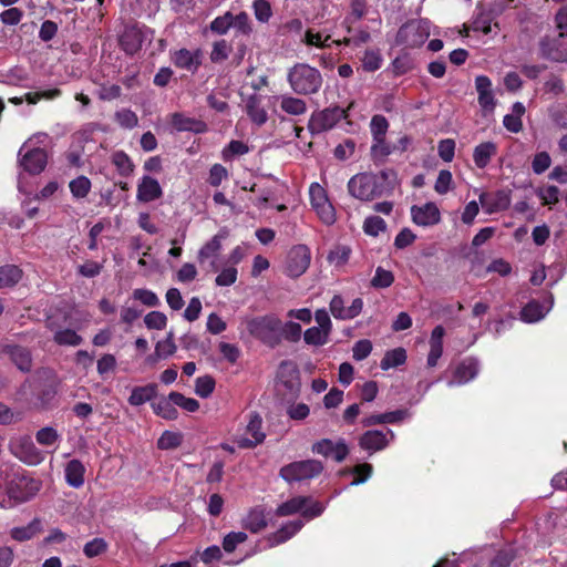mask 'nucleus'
I'll list each match as a JSON object with an SVG mask.
<instances>
[{"instance_id": "c9c22d12", "label": "nucleus", "mask_w": 567, "mask_h": 567, "mask_svg": "<svg viewBox=\"0 0 567 567\" xmlns=\"http://www.w3.org/2000/svg\"><path fill=\"white\" fill-rule=\"evenodd\" d=\"M406 351L404 348H395L386 351L381 360L380 367L383 371L400 367L406 361Z\"/></svg>"}, {"instance_id": "09e8293b", "label": "nucleus", "mask_w": 567, "mask_h": 567, "mask_svg": "<svg viewBox=\"0 0 567 567\" xmlns=\"http://www.w3.org/2000/svg\"><path fill=\"white\" fill-rule=\"evenodd\" d=\"M60 439L61 435L52 426L42 427L35 433L37 442L47 447L55 445Z\"/></svg>"}, {"instance_id": "412c9836", "label": "nucleus", "mask_w": 567, "mask_h": 567, "mask_svg": "<svg viewBox=\"0 0 567 567\" xmlns=\"http://www.w3.org/2000/svg\"><path fill=\"white\" fill-rule=\"evenodd\" d=\"M0 352L7 354L20 371L29 372L31 370L32 358L27 348L17 344H2Z\"/></svg>"}, {"instance_id": "4be33fe9", "label": "nucleus", "mask_w": 567, "mask_h": 567, "mask_svg": "<svg viewBox=\"0 0 567 567\" xmlns=\"http://www.w3.org/2000/svg\"><path fill=\"white\" fill-rule=\"evenodd\" d=\"M202 56L200 50L179 49L174 52L172 59L177 68L195 73L202 64Z\"/></svg>"}, {"instance_id": "9b49d317", "label": "nucleus", "mask_w": 567, "mask_h": 567, "mask_svg": "<svg viewBox=\"0 0 567 567\" xmlns=\"http://www.w3.org/2000/svg\"><path fill=\"white\" fill-rule=\"evenodd\" d=\"M311 261V252L308 246H293L287 256L286 272L289 277H300L309 268Z\"/></svg>"}, {"instance_id": "f257e3e1", "label": "nucleus", "mask_w": 567, "mask_h": 567, "mask_svg": "<svg viewBox=\"0 0 567 567\" xmlns=\"http://www.w3.org/2000/svg\"><path fill=\"white\" fill-rule=\"evenodd\" d=\"M41 482L13 465H0V506L11 507L34 497L41 489Z\"/></svg>"}, {"instance_id": "9d476101", "label": "nucleus", "mask_w": 567, "mask_h": 567, "mask_svg": "<svg viewBox=\"0 0 567 567\" xmlns=\"http://www.w3.org/2000/svg\"><path fill=\"white\" fill-rule=\"evenodd\" d=\"M346 117V111L341 107H328L315 112L308 123V128L312 134H319L331 130L339 121Z\"/></svg>"}, {"instance_id": "603ef678", "label": "nucleus", "mask_w": 567, "mask_h": 567, "mask_svg": "<svg viewBox=\"0 0 567 567\" xmlns=\"http://www.w3.org/2000/svg\"><path fill=\"white\" fill-rule=\"evenodd\" d=\"M172 123L175 128L178 131H194V132H200L203 131L198 126H203L202 123L198 121L192 120L189 117H185L181 113H175L172 116Z\"/></svg>"}, {"instance_id": "338daca9", "label": "nucleus", "mask_w": 567, "mask_h": 567, "mask_svg": "<svg viewBox=\"0 0 567 567\" xmlns=\"http://www.w3.org/2000/svg\"><path fill=\"white\" fill-rule=\"evenodd\" d=\"M254 13L259 22H268L272 16L271 7L266 0H255L252 4Z\"/></svg>"}, {"instance_id": "473e14b6", "label": "nucleus", "mask_w": 567, "mask_h": 567, "mask_svg": "<svg viewBox=\"0 0 567 567\" xmlns=\"http://www.w3.org/2000/svg\"><path fill=\"white\" fill-rule=\"evenodd\" d=\"M246 111L250 120L258 125L266 123L268 118L267 112L261 106V97L256 94L247 99Z\"/></svg>"}, {"instance_id": "72a5a7b5", "label": "nucleus", "mask_w": 567, "mask_h": 567, "mask_svg": "<svg viewBox=\"0 0 567 567\" xmlns=\"http://www.w3.org/2000/svg\"><path fill=\"white\" fill-rule=\"evenodd\" d=\"M227 237V231L220 230L209 241H207L199 250H198V260L203 262L204 260L217 256V254L221 249V241Z\"/></svg>"}, {"instance_id": "49530a36", "label": "nucleus", "mask_w": 567, "mask_h": 567, "mask_svg": "<svg viewBox=\"0 0 567 567\" xmlns=\"http://www.w3.org/2000/svg\"><path fill=\"white\" fill-rule=\"evenodd\" d=\"M72 196L82 199L87 196L91 190V181L86 176H79L69 184Z\"/></svg>"}, {"instance_id": "c03bdc74", "label": "nucleus", "mask_w": 567, "mask_h": 567, "mask_svg": "<svg viewBox=\"0 0 567 567\" xmlns=\"http://www.w3.org/2000/svg\"><path fill=\"white\" fill-rule=\"evenodd\" d=\"M183 442V434L176 431H164L157 440L159 450H172L178 447Z\"/></svg>"}, {"instance_id": "8fccbe9b", "label": "nucleus", "mask_w": 567, "mask_h": 567, "mask_svg": "<svg viewBox=\"0 0 567 567\" xmlns=\"http://www.w3.org/2000/svg\"><path fill=\"white\" fill-rule=\"evenodd\" d=\"M215 384V380L210 375L198 377L195 380L194 391L198 396L207 399L214 392Z\"/></svg>"}, {"instance_id": "58836bf2", "label": "nucleus", "mask_w": 567, "mask_h": 567, "mask_svg": "<svg viewBox=\"0 0 567 567\" xmlns=\"http://www.w3.org/2000/svg\"><path fill=\"white\" fill-rule=\"evenodd\" d=\"M383 63V58L380 50L369 49L363 52L361 58V65L367 72L378 71Z\"/></svg>"}, {"instance_id": "37998d69", "label": "nucleus", "mask_w": 567, "mask_h": 567, "mask_svg": "<svg viewBox=\"0 0 567 567\" xmlns=\"http://www.w3.org/2000/svg\"><path fill=\"white\" fill-rule=\"evenodd\" d=\"M350 255V247L338 245L329 251L327 259L334 267H343L349 261Z\"/></svg>"}, {"instance_id": "e2e57ef3", "label": "nucleus", "mask_w": 567, "mask_h": 567, "mask_svg": "<svg viewBox=\"0 0 567 567\" xmlns=\"http://www.w3.org/2000/svg\"><path fill=\"white\" fill-rule=\"evenodd\" d=\"M107 549V543L104 538L96 537L84 545L83 553L86 557L93 558Z\"/></svg>"}, {"instance_id": "1a4fd4ad", "label": "nucleus", "mask_w": 567, "mask_h": 567, "mask_svg": "<svg viewBox=\"0 0 567 567\" xmlns=\"http://www.w3.org/2000/svg\"><path fill=\"white\" fill-rule=\"evenodd\" d=\"M265 439L266 434L262 431L261 416L258 413H251L245 433L235 435L234 443H236L239 449H252L261 444Z\"/></svg>"}, {"instance_id": "f8f14e48", "label": "nucleus", "mask_w": 567, "mask_h": 567, "mask_svg": "<svg viewBox=\"0 0 567 567\" xmlns=\"http://www.w3.org/2000/svg\"><path fill=\"white\" fill-rule=\"evenodd\" d=\"M540 54L556 62L567 61V38L561 34L545 35L539 42Z\"/></svg>"}, {"instance_id": "5701e85b", "label": "nucleus", "mask_w": 567, "mask_h": 567, "mask_svg": "<svg viewBox=\"0 0 567 567\" xmlns=\"http://www.w3.org/2000/svg\"><path fill=\"white\" fill-rule=\"evenodd\" d=\"M478 371V361L473 358H468L456 368L454 377L452 380L447 382V385L455 386L465 384L468 381L473 380L477 375Z\"/></svg>"}, {"instance_id": "13d9d810", "label": "nucleus", "mask_w": 567, "mask_h": 567, "mask_svg": "<svg viewBox=\"0 0 567 567\" xmlns=\"http://www.w3.org/2000/svg\"><path fill=\"white\" fill-rule=\"evenodd\" d=\"M176 346L173 340V333L169 332L167 337L156 343L155 354L158 359H166L174 354Z\"/></svg>"}, {"instance_id": "e433bc0d", "label": "nucleus", "mask_w": 567, "mask_h": 567, "mask_svg": "<svg viewBox=\"0 0 567 567\" xmlns=\"http://www.w3.org/2000/svg\"><path fill=\"white\" fill-rule=\"evenodd\" d=\"M243 526L251 533H258L267 526L265 512L262 508H252L243 522Z\"/></svg>"}, {"instance_id": "a211bd4d", "label": "nucleus", "mask_w": 567, "mask_h": 567, "mask_svg": "<svg viewBox=\"0 0 567 567\" xmlns=\"http://www.w3.org/2000/svg\"><path fill=\"white\" fill-rule=\"evenodd\" d=\"M393 439L394 433L391 430H386L385 432L371 430L361 435L359 444L363 450L374 453L386 447Z\"/></svg>"}, {"instance_id": "bb28decb", "label": "nucleus", "mask_w": 567, "mask_h": 567, "mask_svg": "<svg viewBox=\"0 0 567 567\" xmlns=\"http://www.w3.org/2000/svg\"><path fill=\"white\" fill-rule=\"evenodd\" d=\"M85 466L79 460H71L64 468V477L68 485L80 488L84 484Z\"/></svg>"}, {"instance_id": "c85d7f7f", "label": "nucleus", "mask_w": 567, "mask_h": 567, "mask_svg": "<svg viewBox=\"0 0 567 567\" xmlns=\"http://www.w3.org/2000/svg\"><path fill=\"white\" fill-rule=\"evenodd\" d=\"M120 44L127 54H135L142 47V32L135 27L127 28L120 38Z\"/></svg>"}, {"instance_id": "4d7b16f0", "label": "nucleus", "mask_w": 567, "mask_h": 567, "mask_svg": "<svg viewBox=\"0 0 567 567\" xmlns=\"http://www.w3.org/2000/svg\"><path fill=\"white\" fill-rule=\"evenodd\" d=\"M162 194H163V190H162L159 183L154 178L144 176V183H143L144 202L157 199L162 196Z\"/></svg>"}, {"instance_id": "aec40b11", "label": "nucleus", "mask_w": 567, "mask_h": 567, "mask_svg": "<svg viewBox=\"0 0 567 567\" xmlns=\"http://www.w3.org/2000/svg\"><path fill=\"white\" fill-rule=\"evenodd\" d=\"M14 454L28 465L40 464L44 456L29 436L22 437L14 446Z\"/></svg>"}, {"instance_id": "6e6552de", "label": "nucleus", "mask_w": 567, "mask_h": 567, "mask_svg": "<svg viewBox=\"0 0 567 567\" xmlns=\"http://www.w3.org/2000/svg\"><path fill=\"white\" fill-rule=\"evenodd\" d=\"M323 471V465L318 460L292 462L280 470V476L289 482L311 480Z\"/></svg>"}, {"instance_id": "20e7f679", "label": "nucleus", "mask_w": 567, "mask_h": 567, "mask_svg": "<svg viewBox=\"0 0 567 567\" xmlns=\"http://www.w3.org/2000/svg\"><path fill=\"white\" fill-rule=\"evenodd\" d=\"M249 333L265 343L274 344L279 340L281 321L272 315L247 318L245 320Z\"/></svg>"}, {"instance_id": "4c0bfd02", "label": "nucleus", "mask_w": 567, "mask_h": 567, "mask_svg": "<svg viewBox=\"0 0 567 567\" xmlns=\"http://www.w3.org/2000/svg\"><path fill=\"white\" fill-rule=\"evenodd\" d=\"M22 278V271L14 265L0 267V289L12 287Z\"/></svg>"}, {"instance_id": "f704fd0d", "label": "nucleus", "mask_w": 567, "mask_h": 567, "mask_svg": "<svg viewBox=\"0 0 567 567\" xmlns=\"http://www.w3.org/2000/svg\"><path fill=\"white\" fill-rule=\"evenodd\" d=\"M42 529V524L39 518L32 519L27 526L13 527L10 530V536L18 542H24L33 538Z\"/></svg>"}, {"instance_id": "b1692460", "label": "nucleus", "mask_w": 567, "mask_h": 567, "mask_svg": "<svg viewBox=\"0 0 567 567\" xmlns=\"http://www.w3.org/2000/svg\"><path fill=\"white\" fill-rule=\"evenodd\" d=\"M553 307V299L550 298L545 303H539L536 300L529 301L520 311V319L526 323H535L546 317Z\"/></svg>"}, {"instance_id": "a19ab883", "label": "nucleus", "mask_w": 567, "mask_h": 567, "mask_svg": "<svg viewBox=\"0 0 567 567\" xmlns=\"http://www.w3.org/2000/svg\"><path fill=\"white\" fill-rule=\"evenodd\" d=\"M280 107L290 115H301L307 111V105L303 100L290 95L281 96Z\"/></svg>"}, {"instance_id": "7c9ffc66", "label": "nucleus", "mask_w": 567, "mask_h": 567, "mask_svg": "<svg viewBox=\"0 0 567 567\" xmlns=\"http://www.w3.org/2000/svg\"><path fill=\"white\" fill-rule=\"evenodd\" d=\"M409 412L406 410H396L393 412H386L382 414H374L363 419L362 423L364 426H371L375 424H384V423H396L406 417H409Z\"/></svg>"}, {"instance_id": "5fc2aeb1", "label": "nucleus", "mask_w": 567, "mask_h": 567, "mask_svg": "<svg viewBox=\"0 0 567 567\" xmlns=\"http://www.w3.org/2000/svg\"><path fill=\"white\" fill-rule=\"evenodd\" d=\"M386 224L379 216H369L363 221V230L367 235L370 236H379L381 233L385 231Z\"/></svg>"}, {"instance_id": "ddd939ff", "label": "nucleus", "mask_w": 567, "mask_h": 567, "mask_svg": "<svg viewBox=\"0 0 567 567\" xmlns=\"http://www.w3.org/2000/svg\"><path fill=\"white\" fill-rule=\"evenodd\" d=\"M478 202L484 212L488 215L506 210L512 203V192L509 189H499L495 193H481Z\"/></svg>"}, {"instance_id": "39448f33", "label": "nucleus", "mask_w": 567, "mask_h": 567, "mask_svg": "<svg viewBox=\"0 0 567 567\" xmlns=\"http://www.w3.org/2000/svg\"><path fill=\"white\" fill-rule=\"evenodd\" d=\"M430 34L431 28L429 21L411 20L399 29L395 43L410 49L417 48L427 40Z\"/></svg>"}, {"instance_id": "bf43d9fd", "label": "nucleus", "mask_w": 567, "mask_h": 567, "mask_svg": "<svg viewBox=\"0 0 567 567\" xmlns=\"http://www.w3.org/2000/svg\"><path fill=\"white\" fill-rule=\"evenodd\" d=\"M394 150L395 147H391L386 143L385 137L374 138L371 145V155L374 159L382 161L386 156H389Z\"/></svg>"}, {"instance_id": "774afa93", "label": "nucleus", "mask_w": 567, "mask_h": 567, "mask_svg": "<svg viewBox=\"0 0 567 567\" xmlns=\"http://www.w3.org/2000/svg\"><path fill=\"white\" fill-rule=\"evenodd\" d=\"M112 162L122 175H127L133 171V164L124 152H115L112 155Z\"/></svg>"}, {"instance_id": "4468645a", "label": "nucleus", "mask_w": 567, "mask_h": 567, "mask_svg": "<svg viewBox=\"0 0 567 567\" xmlns=\"http://www.w3.org/2000/svg\"><path fill=\"white\" fill-rule=\"evenodd\" d=\"M311 451L324 457H332L339 463L342 462L349 453L348 445L343 439H339L336 442L330 439H322L312 444Z\"/></svg>"}, {"instance_id": "de8ad7c7", "label": "nucleus", "mask_w": 567, "mask_h": 567, "mask_svg": "<svg viewBox=\"0 0 567 567\" xmlns=\"http://www.w3.org/2000/svg\"><path fill=\"white\" fill-rule=\"evenodd\" d=\"M249 152V147L241 141H230L227 146L221 151V157L224 161H233L236 156L245 155Z\"/></svg>"}, {"instance_id": "052dcab7", "label": "nucleus", "mask_w": 567, "mask_h": 567, "mask_svg": "<svg viewBox=\"0 0 567 567\" xmlns=\"http://www.w3.org/2000/svg\"><path fill=\"white\" fill-rule=\"evenodd\" d=\"M238 270L234 266L225 267L215 278V284L218 287H229L237 281Z\"/></svg>"}, {"instance_id": "2f4dec72", "label": "nucleus", "mask_w": 567, "mask_h": 567, "mask_svg": "<svg viewBox=\"0 0 567 567\" xmlns=\"http://www.w3.org/2000/svg\"><path fill=\"white\" fill-rule=\"evenodd\" d=\"M301 527H302V522L299 519L289 522L288 524L284 525L279 530H277L276 533L271 534L268 537V542H269L270 546H276V545L287 542L295 534H297L301 529Z\"/></svg>"}, {"instance_id": "f3484780", "label": "nucleus", "mask_w": 567, "mask_h": 567, "mask_svg": "<svg viewBox=\"0 0 567 567\" xmlns=\"http://www.w3.org/2000/svg\"><path fill=\"white\" fill-rule=\"evenodd\" d=\"M18 155L20 165L29 174H40L47 166V153L42 148L37 147L23 153L21 147Z\"/></svg>"}, {"instance_id": "3c124183", "label": "nucleus", "mask_w": 567, "mask_h": 567, "mask_svg": "<svg viewBox=\"0 0 567 567\" xmlns=\"http://www.w3.org/2000/svg\"><path fill=\"white\" fill-rule=\"evenodd\" d=\"M53 340L60 346H79L83 339L74 330L63 329L55 331Z\"/></svg>"}, {"instance_id": "69168bd1", "label": "nucleus", "mask_w": 567, "mask_h": 567, "mask_svg": "<svg viewBox=\"0 0 567 567\" xmlns=\"http://www.w3.org/2000/svg\"><path fill=\"white\" fill-rule=\"evenodd\" d=\"M453 177L452 173L447 169L440 171L434 184V189L440 195H445L452 188Z\"/></svg>"}, {"instance_id": "2eb2a0df", "label": "nucleus", "mask_w": 567, "mask_h": 567, "mask_svg": "<svg viewBox=\"0 0 567 567\" xmlns=\"http://www.w3.org/2000/svg\"><path fill=\"white\" fill-rule=\"evenodd\" d=\"M411 218L417 226L431 227L441 221V212L435 203L427 202L422 205H413L411 207Z\"/></svg>"}, {"instance_id": "0e129e2a", "label": "nucleus", "mask_w": 567, "mask_h": 567, "mask_svg": "<svg viewBox=\"0 0 567 567\" xmlns=\"http://www.w3.org/2000/svg\"><path fill=\"white\" fill-rule=\"evenodd\" d=\"M389 128V122L383 115H374L370 122L372 138L385 137Z\"/></svg>"}, {"instance_id": "680f3d73", "label": "nucleus", "mask_w": 567, "mask_h": 567, "mask_svg": "<svg viewBox=\"0 0 567 567\" xmlns=\"http://www.w3.org/2000/svg\"><path fill=\"white\" fill-rule=\"evenodd\" d=\"M393 281L394 276L392 271L378 267L371 280V286L374 288H388L393 284Z\"/></svg>"}, {"instance_id": "6e6d98bb", "label": "nucleus", "mask_w": 567, "mask_h": 567, "mask_svg": "<svg viewBox=\"0 0 567 567\" xmlns=\"http://www.w3.org/2000/svg\"><path fill=\"white\" fill-rule=\"evenodd\" d=\"M171 400L175 403V408L178 406L189 413H194L199 409L197 400L187 398L179 392H171Z\"/></svg>"}, {"instance_id": "f03ea898", "label": "nucleus", "mask_w": 567, "mask_h": 567, "mask_svg": "<svg viewBox=\"0 0 567 567\" xmlns=\"http://www.w3.org/2000/svg\"><path fill=\"white\" fill-rule=\"evenodd\" d=\"M395 182L396 176L391 171H383L380 174L362 173L351 177L348 189L353 197L370 202L390 192Z\"/></svg>"}, {"instance_id": "6ab92c4d", "label": "nucleus", "mask_w": 567, "mask_h": 567, "mask_svg": "<svg viewBox=\"0 0 567 567\" xmlns=\"http://www.w3.org/2000/svg\"><path fill=\"white\" fill-rule=\"evenodd\" d=\"M475 89L477 92V101L484 113H492L496 106V100L492 89V81L486 75H477L475 78Z\"/></svg>"}, {"instance_id": "ea45409f", "label": "nucleus", "mask_w": 567, "mask_h": 567, "mask_svg": "<svg viewBox=\"0 0 567 567\" xmlns=\"http://www.w3.org/2000/svg\"><path fill=\"white\" fill-rule=\"evenodd\" d=\"M330 333L322 328L311 327L303 332V340L309 346L321 347L329 341Z\"/></svg>"}, {"instance_id": "423d86ee", "label": "nucleus", "mask_w": 567, "mask_h": 567, "mask_svg": "<svg viewBox=\"0 0 567 567\" xmlns=\"http://www.w3.org/2000/svg\"><path fill=\"white\" fill-rule=\"evenodd\" d=\"M309 198L310 204L317 216L326 225H332L336 223V209L331 204L326 188L315 182L309 186Z\"/></svg>"}, {"instance_id": "7ed1b4c3", "label": "nucleus", "mask_w": 567, "mask_h": 567, "mask_svg": "<svg viewBox=\"0 0 567 567\" xmlns=\"http://www.w3.org/2000/svg\"><path fill=\"white\" fill-rule=\"evenodd\" d=\"M291 90L301 95L317 93L322 85L320 71L307 63H297L287 73Z\"/></svg>"}, {"instance_id": "dca6fc26", "label": "nucleus", "mask_w": 567, "mask_h": 567, "mask_svg": "<svg viewBox=\"0 0 567 567\" xmlns=\"http://www.w3.org/2000/svg\"><path fill=\"white\" fill-rule=\"evenodd\" d=\"M329 309L336 319L351 320L361 313L363 301L361 298H355L349 307H346L343 298L340 295H336L329 303Z\"/></svg>"}, {"instance_id": "79ce46f5", "label": "nucleus", "mask_w": 567, "mask_h": 567, "mask_svg": "<svg viewBox=\"0 0 567 567\" xmlns=\"http://www.w3.org/2000/svg\"><path fill=\"white\" fill-rule=\"evenodd\" d=\"M301 42L307 47H315L323 49L330 47V35L308 29L301 39Z\"/></svg>"}, {"instance_id": "cd10ccee", "label": "nucleus", "mask_w": 567, "mask_h": 567, "mask_svg": "<svg viewBox=\"0 0 567 567\" xmlns=\"http://www.w3.org/2000/svg\"><path fill=\"white\" fill-rule=\"evenodd\" d=\"M497 153L494 142H483L474 147L473 161L478 168H485Z\"/></svg>"}, {"instance_id": "a878e982", "label": "nucleus", "mask_w": 567, "mask_h": 567, "mask_svg": "<svg viewBox=\"0 0 567 567\" xmlns=\"http://www.w3.org/2000/svg\"><path fill=\"white\" fill-rule=\"evenodd\" d=\"M151 406L154 413L165 420H176L178 417V411L175 408V403L171 400V393L168 396L154 398L151 400Z\"/></svg>"}, {"instance_id": "864d4df0", "label": "nucleus", "mask_w": 567, "mask_h": 567, "mask_svg": "<svg viewBox=\"0 0 567 567\" xmlns=\"http://www.w3.org/2000/svg\"><path fill=\"white\" fill-rule=\"evenodd\" d=\"M110 223L99 221L89 231V245L90 250H96L99 245L103 243L102 234L106 228H110Z\"/></svg>"}, {"instance_id": "a18cd8bd", "label": "nucleus", "mask_w": 567, "mask_h": 567, "mask_svg": "<svg viewBox=\"0 0 567 567\" xmlns=\"http://www.w3.org/2000/svg\"><path fill=\"white\" fill-rule=\"evenodd\" d=\"M551 122L559 128H567V104L555 103L548 109Z\"/></svg>"}, {"instance_id": "c756f323", "label": "nucleus", "mask_w": 567, "mask_h": 567, "mask_svg": "<svg viewBox=\"0 0 567 567\" xmlns=\"http://www.w3.org/2000/svg\"><path fill=\"white\" fill-rule=\"evenodd\" d=\"M280 381L291 391L298 392L300 388L299 371L290 362L281 363L278 372Z\"/></svg>"}, {"instance_id": "0eeeda50", "label": "nucleus", "mask_w": 567, "mask_h": 567, "mask_svg": "<svg viewBox=\"0 0 567 567\" xmlns=\"http://www.w3.org/2000/svg\"><path fill=\"white\" fill-rule=\"evenodd\" d=\"M324 508L326 506L320 502L312 501L309 497L298 496L279 505L276 509V514L278 516H288L301 513L307 518H315L320 516Z\"/></svg>"}, {"instance_id": "393cba45", "label": "nucleus", "mask_w": 567, "mask_h": 567, "mask_svg": "<svg viewBox=\"0 0 567 567\" xmlns=\"http://www.w3.org/2000/svg\"><path fill=\"white\" fill-rule=\"evenodd\" d=\"M445 330L442 326H436L431 333L430 338V352L427 355V367L434 368L443 353V337Z\"/></svg>"}]
</instances>
